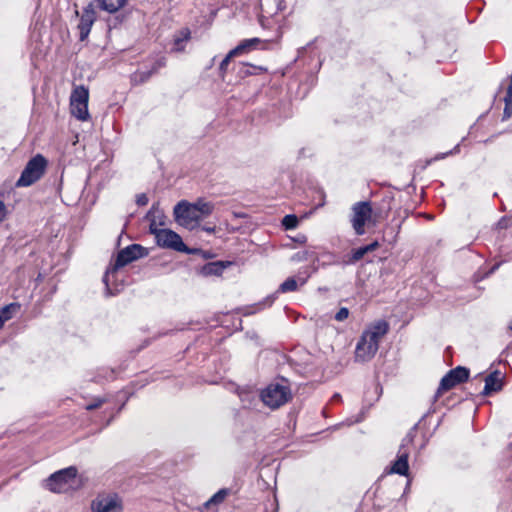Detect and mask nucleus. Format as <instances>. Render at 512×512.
I'll use <instances>...</instances> for the list:
<instances>
[{
  "label": "nucleus",
  "mask_w": 512,
  "mask_h": 512,
  "mask_svg": "<svg viewBox=\"0 0 512 512\" xmlns=\"http://www.w3.org/2000/svg\"><path fill=\"white\" fill-rule=\"evenodd\" d=\"M309 256H310V254L308 251L298 252L293 256V260H297V261L308 260Z\"/></svg>",
  "instance_id": "nucleus-37"
},
{
  "label": "nucleus",
  "mask_w": 512,
  "mask_h": 512,
  "mask_svg": "<svg viewBox=\"0 0 512 512\" xmlns=\"http://www.w3.org/2000/svg\"><path fill=\"white\" fill-rule=\"evenodd\" d=\"M365 247L368 248V252H371L378 247V242L375 241L371 244L365 245Z\"/></svg>",
  "instance_id": "nucleus-41"
},
{
  "label": "nucleus",
  "mask_w": 512,
  "mask_h": 512,
  "mask_svg": "<svg viewBox=\"0 0 512 512\" xmlns=\"http://www.w3.org/2000/svg\"><path fill=\"white\" fill-rule=\"evenodd\" d=\"M47 160L41 154L32 157L16 182L17 187H28L38 181L44 174Z\"/></svg>",
  "instance_id": "nucleus-4"
},
{
  "label": "nucleus",
  "mask_w": 512,
  "mask_h": 512,
  "mask_svg": "<svg viewBox=\"0 0 512 512\" xmlns=\"http://www.w3.org/2000/svg\"><path fill=\"white\" fill-rule=\"evenodd\" d=\"M101 10L108 13H115L126 4L127 0H97Z\"/></svg>",
  "instance_id": "nucleus-17"
},
{
  "label": "nucleus",
  "mask_w": 512,
  "mask_h": 512,
  "mask_svg": "<svg viewBox=\"0 0 512 512\" xmlns=\"http://www.w3.org/2000/svg\"><path fill=\"white\" fill-rule=\"evenodd\" d=\"M196 210L200 219L204 216L210 215L214 210V205L211 202L198 199L195 203H191Z\"/></svg>",
  "instance_id": "nucleus-22"
},
{
  "label": "nucleus",
  "mask_w": 512,
  "mask_h": 512,
  "mask_svg": "<svg viewBox=\"0 0 512 512\" xmlns=\"http://www.w3.org/2000/svg\"><path fill=\"white\" fill-rule=\"evenodd\" d=\"M505 108L503 111V120L508 119L512 116V102H508V99L505 98Z\"/></svg>",
  "instance_id": "nucleus-34"
},
{
  "label": "nucleus",
  "mask_w": 512,
  "mask_h": 512,
  "mask_svg": "<svg viewBox=\"0 0 512 512\" xmlns=\"http://www.w3.org/2000/svg\"><path fill=\"white\" fill-rule=\"evenodd\" d=\"M102 377L106 379H113L114 377V370L113 369H102Z\"/></svg>",
  "instance_id": "nucleus-38"
},
{
  "label": "nucleus",
  "mask_w": 512,
  "mask_h": 512,
  "mask_svg": "<svg viewBox=\"0 0 512 512\" xmlns=\"http://www.w3.org/2000/svg\"><path fill=\"white\" fill-rule=\"evenodd\" d=\"M203 230L208 233H213L215 231L214 227H203Z\"/></svg>",
  "instance_id": "nucleus-42"
},
{
  "label": "nucleus",
  "mask_w": 512,
  "mask_h": 512,
  "mask_svg": "<svg viewBox=\"0 0 512 512\" xmlns=\"http://www.w3.org/2000/svg\"><path fill=\"white\" fill-rule=\"evenodd\" d=\"M281 224L285 230H293V229L297 228V226L299 224V220L296 215L288 214L283 217Z\"/></svg>",
  "instance_id": "nucleus-27"
},
{
  "label": "nucleus",
  "mask_w": 512,
  "mask_h": 512,
  "mask_svg": "<svg viewBox=\"0 0 512 512\" xmlns=\"http://www.w3.org/2000/svg\"><path fill=\"white\" fill-rule=\"evenodd\" d=\"M19 308L20 305L18 303H10L0 309V317L6 322L12 318L13 312Z\"/></svg>",
  "instance_id": "nucleus-28"
},
{
  "label": "nucleus",
  "mask_w": 512,
  "mask_h": 512,
  "mask_svg": "<svg viewBox=\"0 0 512 512\" xmlns=\"http://www.w3.org/2000/svg\"><path fill=\"white\" fill-rule=\"evenodd\" d=\"M163 218L162 210L159 209L157 203H154L146 214V219L150 222L149 231L151 234L153 228H158V225H164Z\"/></svg>",
  "instance_id": "nucleus-15"
},
{
  "label": "nucleus",
  "mask_w": 512,
  "mask_h": 512,
  "mask_svg": "<svg viewBox=\"0 0 512 512\" xmlns=\"http://www.w3.org/2000/svg\"><path fill=\"white\" fill-rule=\"evenodd\" d=\"M368 253V248L365 246L354 249L350 255H346L342 258V266L353 265L361 260L365 254Z\"/></svg>",
  "instance_id": "nucleus-19"
},
{
  "label": "nucleus",
  "mask_w": 512,
  "mask_h": 512,
  "mask_svg": "<svg viewBox=\"0 0 512 512\" xmlns=\"http://www.w3.org/2000/svg\"><path fill=\"white\" fill-rule=\"evenodd\" d=\"M409 487H410V481L407 482V485H406L405 490H404V494L408 492Z\"/></svg>",
  "instance_id": "nucleus-47"
},
{
  "label": "nucleus",
  "mask_w": 512,
  "mask_h": 512,
  "mask_svg": "<svg viewBox=\"0 0 512 512\" xmlns=\"http://www.w3.org/2000/svg\"><path fill=\"white\" fill-rule=\"evenodd\" d=\"M153 74L154 71L151 68L147 70H137L132 74L131 81L134 84H142L146 82Z\"/></svg>",
  "instance_id": "nucleus-25"
},
{
  "label": "nucleus",
  "mask_w": 512,
  "mask_h": 512,
  "mask_svg": "<svg viewBox=\"0 0 512 512\" xmlns=\"http://www.w3.org/2000/svg\"><path fill=\"white\" fill-rule=\"evenodd\" d=\"M166 65V58L164 56H160L154 60L151 69L156 73L160 68Z\"/></svg>",
  "instance_id": "nucleus-33"
},
{
  "label": "nucleus",
  "mask_w": 512,
  "mask_h": 512,
  "mask_svg": "<svg viewBox=\"0 0 512 512\" xmlns=\"http://www.w3.org/2000/svg\"><path fill=\"white\" fill-rule=\"evenodd\" d=\"M321 258L323 259L321 265H342V259H340L338 256L331 252H326L321 255Z\"/></svg>",
  "instance_id": "nucleus-29"
},
{
  "label": "nucleus",
  "mask_w": 512,
  "mask_h": 512,
  "mask_svg": "<svg viewBox=\"0 0 512 512\" xmlns=\"http://www.w3.org/2000/svg\"><path fill=\"white\" fill-rule=\"evenodd\" d=\"M152 234L155 236L157 245L162 248L172 249L178 252L188 251L182 238L170 229L153 228Z\"/></svg>",
  "instance_id": "nucleus-6"
},
{
  "label": "nucleus",
  "mask_w": 512,
  "mask_h": 512,
  "mask_svg": "<svg viewBox=\"0 0 512 512\" xmlns=\"http://www.w3.org/2000/svg\"><path fill=\"white\" fill-rule=\"evenodd\" d=\"M148 201H149V200H148V197H147V195H146V194H144V193H141V194L137 195V197H136V203H137V205H139V206H145V205H147V204H148Z\"/></svg>",
  "instance_id": "nucleus-36"
},
{
  "label": "nucleus",
  "mask_w": 512,
  "mask_h": 512,
  "mask_svg": "<svg viewBox=\"0 0 512 512\" xmlns=\"http://www.w3.org/2000/svg\"><path fill=\"white\" fill-rule=\"evenodd\" d=\"M122 506L116 495L98 496L92 502L93 512H121Z\"/></svg>",
  "instance_id": "nucleus-11"
},
{
  "label": "nucleus",
  "mask_w": 512,
  "mask_h": 512,
  "mask_svg": "<svg viewBox=\"0 0 512 512\" xmlns=\"http://www.w3.org/2000/svg\"><path fill=\"white\" fill-rule=\"evenodd\" d=\"M503 380L504 376L500 371L495 370L491 372L484 379L485 385L481 394L483 396H489L494 392H499L503 388Z\"/></svg>",
  "instance_id": "nucleus-13"
},
{
  "label": "nucleus",
  "mask_w": 512,
  "mask_h": 512,
  "mask_svg": "<svg viewBox=\"0 0 512 512\" xmlns=\"http://www.w3.org/2000/svg\"><path fill=\"white\" fill-rule=\"evenodd\" d=\"M505 98L508 99V102H512V73L510 76V84L507 88V94H506Z\"/></svg>",
  "instance_id": "nucleus-39"
},
{
  "label": "nucleus",
  "mask_w": 512,
  "mask_h": 512,
  "mask_svg": "<svg viewBox=\"0 0 512 512\" xmlns=\"http://www.w3.org/2000/svg\"><path fill=\"white\" fill-rule=\"evenodd\" d=\"M505 221H506V219H505V218H502V219L499 221V225L504 226V222H505Z\"/></svg>",
  "instance_id": "nucleus-48"
},
{
  "label": "nucleus",
  "mask_w": 512,
  "mask_h": 512,
  "mask_svg": "<svg viewBox=\"0 0 512 512\" xmlns=\"http://www.w3.org/2000/svg\"><path fill=\"white\" fill-rule=\"evenodd\" d=\"M340 399H341L340 394H337V393H336V394H334V396H333V400H340Z\"/></svg>",
  "instance_id": "nucleus-46"
},
{
  "label": "nucleus",
  "mask_w": 512,
  "mask_h": 512,
  "mask_svg": "<svg viewBox=\"0 0 512 512\" xmlns=\"http://www.w3.org/2000/svg\"><path fill=\"white\" fill-rule=\"evenodd\" d=\"M74 7H75L74 14H75L76 17H78L79 16V10L77 8V4H74Z\"/></svg>",
  "instance_id": "nucleus-44"
},
{
  "label": "nucleus",
  "mask_w": 512,
  "mask_h": 512,
  "mask_svg": "<svg viewBox=\"0 0 512 512\" xmlns=\"http://www.w3.org/2000/svg\"><path fill=\"white\" fill-rule=\"evenodd\" d=\"M190 39V31L188 29L181 30L180 34L175 37L173 43V51L182 52L185 48V42Z\"/></svg>",
  "instance_id": "nucleus-24"
},
{
  "label": "nucleus",
  "mask_w": 512,
  "mask_h": 512,
  "mask_svg": "<svg viewBox=\"0 0 512 512\" xmlns=\"http://www.w3.org/2000/svg\"><path fill=\"white\" fill-rule=\"evenodd\" d=\"M77 475V469L74 466L59 470L46 480L47 488L56 493H61L71 486V483L75 481Z\"/></svg>",
  "instance_id": "nucleus-5"
},
{
  "label": "nucleus",
  "mask_w": 512,
  "mask_h": 512,
  "mask_svg": "<svg viewBox=\"0 0 512 512\" xmlns=\"http://www.w3.org/2000/svg\"><path fill=\"white\" fill-rule=\"evenodd\" d=\"M389 331V324L385 320H378L367 327L360 336L355 348V360L367 362L378 351L379 341Z\"/></svg>",
  "instance_id": "nucleus-1"
},
{
  "label": "nucleus",
  "mask_w": 512,
  "mask_h": 512,
  "mask_svg": "<svg viewBox=\"0 0 512 512\" xmlns=\"http://www.w3.org/2000/svg\"><path fill=\"white\" fill-rule=\"evenodd\" d=\"M5 321L0 317V329L3 327Z\"/></svg>",
  "instance_id": "nucleus-49"
},
{
  "label": "nucleus",
  "mask_w": 512,
  "mask_h": 512,
  "mask_svg": "<svg viewBox=\"0 0 512 512\" xmlns=\"http://www.w3.org/2000/svg\"><path fill=\"white\" fill-rule=\"evenodd\" d=\"M89 91L85 86H77L73 89L70 96V103H88Z\"/></svg>",
  "instance_id": "nucleus-21"
},
{
  "label": "nucleus",
  "mask_w": 512,
  "mask_h": 512,
  "mask_svg": "<svg viewBox=\"0 0 512 512\" xmlns=\"http://www.w3.org/2000/svg\"><path fill=\"white\" fill-rule=\"evenodd\" d=\"M260 43L261 40L259 38L245 39L241 41L234 49H232V53H236L237 56L243 55L251 50L256 49Z\"/></svg>",
  "instance_id": "nucleus-16"
},
{
  "label": "nucleus",
  "mask_w": 512,
  "mask_h": 512,
  "mask_svg": "<svg viewBox=\"0 0 512 512\" xmlns=\"http://www.w3.org/2000/svg\"><path fill=\"white\" fill-rule=\"evenodd\" d=\"M72 115L80 121L89 119L88 103H70Z\"/></svg>",
  "instance_id": "nucleus-20"
},
{
  "label": "nucleus",
  "mask_w": 512,
  "mask_h": 512,
  "mask_svg": "<svg viewBox=\"0 0 512 512\" xmlns=\"http://www.w3.org/2000/svg\"><path fill=\"white\" fill-rule=\"evenodd\" d=\"M372 207L368 201H360L352 206L351 224L357 235L365 233V224L371 219Z\"/></svg>",
  "instance_id": "nucleus-7"
},
{
  "label": "nucleus",
  "mask_w": 512,
  "mask_h": 512,
  "mask_svg": "<svg viewBox=\"0 0 512 512\" xmlns=\"http://www.w3.org/2000/svg\"><path fill=\"white\" fill-rule=\"evenodd\" d=\"M238 395L244 408H252L259 397L256 392L248 389L239 390Z\"/></svg>",
  "instance_id": "nucleus-18"
},
{
  "label": "nucleus",
  "mask_w": 512,
  "mask_h": 512,
  "mask_svg": "<svg viewBox=\"0 0 512 512\" xmlns=\"http://www.w3.org/2000/svg\"><path fill=\"white\" fill-rule=\"evenodd\" d=\"M232 490L230 488H222L218 490L210 499H208L202 506L200 512H218L217 506L222 504L225 499L230 496Z\"/></svg>",
  "instance_id": "nucleus-14"
},
{
  "label": "nucleus",
  "mask_w": 512,
  "mask_h": 512,
  "mask_svg": "<svg viewBox=\"0 0 512 512\" xmlns=\"http://www.w3.org/2000/svg\"><path fill=\"white\" fill-rule=\"evenodd\" d=\"M349 316V310L346 307H341L335 314L334 319L338 322L346 320Z\"/></svg>",
  "instance_id": "nucleus-32"
},
{
  "label": "nucleus",
  "mask_w": 512,
  "mask_h": 512,
  "mask_svg": "<svg viewBox=\"0 0 512 512\" xmlns=\"http://www.w3.org/2000/svg\"><path fill=\"white\" fill-rule=\"evenodd\" d=\"M6 207L2 201H0V222L4 219Z\"/></svg>",
  "instance_id": "nucleus-40"
},
{
  "label": "nucleus",
  "mask_w": 512,
  "mask_h": 512,
  "mask_svg": "<svg viewBox=\"0 0 512 512\" xmlns=\"http://www.w3.org/2000/svg\"><path fill=\"white\" fill-rule=\"evenodd\" d=\"M261 401L270 409H277L286 404L291 398V389L287 383H271L261 390Z\"/></svg>",
  "instance_id": "nucleus-3"
},
{
  "label": "nucleus",
  "mask_w": 512,
  "mask_h": 512,
  "mask_svg": "<svg viewBox=\"0 0 512 512\" xmlns=\"http://www.w3.org/2000/svg\"><path fill=\"white\" fill-rule=\"evenodd\" d=\"M275 298H276L275 295L268 297L266 300L268 302V305H271L273 303V301L275 300Z\"/></svg>",
  "instance_id": "nucleus-43"
},
{
  "label": "nucleus",
  "mask_w": 512,
  "mask_h": 512,
  "mask_svg": "<svg viewBox=\"0 0 512 512\" xmlns=\"http://www.w3.org/2000/svg\"><path fill=\"white\" fill-rule=\"evenodd\" d=\"M408 457L409 451L405 448V443L403 442L398 451L396 460L389 469V473L406 476L409 470Z\"/></svg>",
  "instance_id": "nucleus-12"
},
{
  "label": "nucleus",
  "mask_w": 512,
  "mask_h": 512,
  "mask_svg": "<svg viewBox=\"0 0 512 512\" xmlns=\"http://www.w3.org/2000/svg\"><path fill=\"white\" fill-rule=\"evenodd\" d=\"M469 378V370L462 366L451 369L440 381L435 394L437 398L442 392L448 391L456 385L465 382Z\"/></svg>",
  "instance_id": "nucleus-9"
},
{
  "label": "nucleus",
  "mask_w": 512,
  "mask_h": 512,
  "mask_svg": "<svg viewBox=\"0 0 512 512\" xmlns=\"http://www.w3.org/2000/svg\"><path fill=\"white\" fill-rule=\"evenodd\" d=\"M224 269L225 265L222 262H210L202 267L201 273L204 276H219L223 273Z\"/></svg>",
  "instance_id": "nucleus-23"
},
{
  "label": "nucleus",
  "mask_w": 512,
  "mask_h": 512,
  "mask_svg": "<svg viewBox=\"0 0 512 512\" xmlns=\"http://www.w3.org/2000/svg\"><path fill=\"white\" fill-rule=\"evenodd\" d=\"M96 20V11L93 3H89L82 11L78 23L79 39L84 41L88 38L91 28Z\"/></svg>",
  "instance_id": "nucleus-10"
},
{
  "label": "nucleus",
  "mask_w": 512,
  "mask_h": 512,
  "mask_svg": "<svg viewBox=\"0 0 512 512\" xmlns=\"http://www.w3.org/2000/svg\"><path fill=\"white\" fill-rule=\"evenodd\" d=\"M298 288V281L294 277L287 278L282 284H280L277 293H288L294 292Z\"/></svg>",
  "instance_id": "nucleus-26"
},
{
  "label": "nucleus",
  "mask_w": 512,
  "mask_h": 512,
  "mask_svg": "<svg viewBox=\"0 0 512 512\" xmlns=\"http://www.w3.org/2000/svg\"><path fill=\"white\" fill-rule=\"evenodd\" d=\"M174 217L177 223L189 229L195 228L201 220L193 205L185 200L180 201L174 207Z\"/></svg>",
  "instance_id": "nucleus-8"
},
{
  "label": "nucleus",
  "mask_w": 512,
  "mask_h": 512,
  "mask_svg": "<svg viewBox=\"0 0 512 512\" xmlns=\"http://www.w3.org/2000/svg\"><path fill=\"white\" fill-rule=\"evenodd\" d=\"M105 402H106V398H104V397H96V398L93 399V401L91 403H88L85 406V409L88 410V411L97 409V408L101 407Z\"/></svg>",
  "instance_id": "nucleus-31"
},
{
  "label": "nucleus",
  "mask_w": 512,
  "mask_h": 512,
  "mask_svg": "<svg viewBox=\"0 0 512 512\" xmlns=\"http://www.w3.org/2000/svg\"><path fill=\"white\" fill-rule=\"evenodd\" d=\"M459 152V144H457L452 150H450L449 152H446V153H441V154H438L436 155L433 160H440V159H443L445 158L446 156L448 155H452V154H456Z\"/></svg>",
  "instance_id": "nucleus-35"
},
{
  "label": "nucleus",
  "mask_w": 512,
  "mask_h": 512,
  "mask_svg": "<svg viewBox=\"0 0 512 512\" xmlns=\"http://www.w3.org/2000/svg\"><path fill=\"white\" fill-rule=\"evenodd\" d=\"M236 53H232V50L229 51V53L225 56V58L221 61L219 66L220 74L223 76L224 73L227 71L228 65L233 57H236Z\"/></svg>",
  "instance_id": "nucleus-30"
},
{
  "label": "nucleus",
  "mask_w": 512,
  "mask_h": 512,
  "mask_svg": "<svg viewBox=\"0 0 512 512\" xmlns=\"http://www.w3.org/2000/svg\"><path fill=\"white\" fill-rule=\"evenodd\" d=\"M145 249L139 244H132L122 250H120L117 254L115 263L113 266L107 270L106 274L103 277V282L106 286L107 295L113 296L118 293V288H111L110 281L111 278L115 276L118 269L126 266L134 260H137L145 255Z\"/></svg>",
  "instance_id": "nucleus-2"
},
{
  "label": "nucleus",
  "mask_w": 512,
  "mask_h": 512,
  "mask_svg": "<svg viewBox=\"0 0 512 512\" xmlns=\"http://www.w3.org/2000/svg\"><path fill=\"white\" fill-rule=\"evenodd\" d=\"M299 280H300V285H304V284H305V282H306V279H304V278H301V279H299Z\"/></svg>",
  "instance_id": "nucleus-50"
},
{
  "label": "nucleus",
  "mask_w": 512,
  "mask_h": 512,
  "mask_svg": "<svg viewBox=\"0 0 512 512\" xmlns=\"http://www.w3.org/2000/svg\"><path fill=\"white\" fill-rule=\"evenodd\" d=\"M283 9H284V7L282 6V2L280 1V2L278 3L277 10H278V11H281V10H283Z\"/></svg>",
  "instance_id": "nucleus-45"
}]
</instances>
